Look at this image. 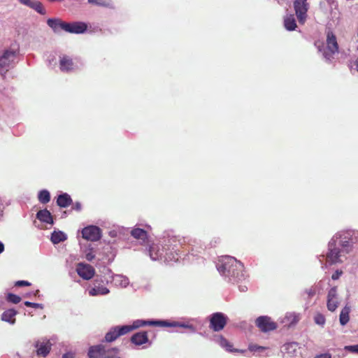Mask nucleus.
Here are the masks:
<instances>
[{"label": "nucleus", "mask_w": 358, "mask_h": 358, "mask_svg": "<svg viewBox=\"0 0 358 358\" xmlns=\"http://www.w3.org/2000/svg\"><path fill=\"white\" fill-rule=\"evenodd\" d=\"M228 317L222 313H213L210 317L209 328L214 331L222 330L227 324Z\"/></svg>", "instance_id": "4"}, {"label": "nucleus", "mask_w": 358, "mask_h": 358, "mask_svg": "<svg viewBox=\"0 0 358 358\" xmlns=\"http://www.w3.org/2000/svg\"><path fill=\"white\" fill-rule=\"evenodd\" d=\"M72 209L73 210H75L76 211H80L81 209H82V205L80 202H76L73 206H72Z\"/></svg>", "instance_id": "39"}, {"label": "nucleus", "mask_w": 358, "mask_h": 358, "mask_svg": "<svg viewBox=\"0 0 358 358\" xmlns=\"http://www.w3.org/2000/svg\"><path fill=\"white\" fill-rule=\"evenodd\" d=\"M30 8H33L34 10H35L36 12L41 15L45 14V10L43 8V4L40 1H32L31 4L30 5Z\"/></svg>", "instance_id": "29"}, {"label": "nucleus", "mask_w": 358, "mask_h": 358, "mask_svg": "<svg viewBox=\"0 0 358 358\" xmlns=\"http://www.w3.org/2000/svg\"><path fill=\"white\" fill-rule=\"evenodd\" d=\"M31 283L26 280H18L15 282V286L16 287H22V286H30Z\"/></svg>", "instance_id": "35"}, {"label": "nucleus", "mask_w": 358, "mask_h": 358, "mask_svg": "<svg viewBox=\"0 0 358 358\" xmlns=\"http://www.w3.org/2000/svg\"><path fill=\"white\" fill-rule=\"evenodd\" d=\"M293 347V345L292 344H287V345H285V349H289L290 348H292Z\"/></svg>", "instance_id": "48"}, {"label": "nucleus", "mask_w": 358, "mask_h": 358, "mask_svg": "<svg viewBox=\"0 0 358 358\" xmlns=\"http://www.w3.org/2000/svg\"><path fill=\"white\" fill-rule=\"evenodd\" d=\"M174 241H174V239H173V238L168 239V241H167L168 244H165V245H164V246H163L162 252H163L164 250H165V251H166L165 256H167V255H168V252H167V251H168V250H171V245H172V243H173V242H174Z\"/></svg>", "instance_id": "34"}, {"label": "nucleus", "mask_w": 358, "mask_h": 358, "mask_svg": "<svg viewBox=\"0 0 358 358\" xmlns=\"http://www.w3.org/2000/svg\"><path fill=\"white\" fill-rule=\"evenodd\" d=\"M327 306L328 310L333 312L337 308L338 306V302L336 299H327Z\"/></svg>", "instance_id": "30"}, {"label": "nucleus", "mask_w": 358, "mask_h": 358, "mask_svg": "<svg viewBox=\"0 0 358 358\" xmlns=\"http://www.w3.org/2000/svg\"><path fill=\"white\" fill-rule=\"evenodd\" d=\"M146 325L149 326H157L162 327H182L193 329L192 325L186 324L185 323H180L178 322H169L166 320H136L134 322L133 325H129L132 328V331L135 329L144 327Z\"/></svg>", "instance_id": "2"}, {"label": "nucleus", "mask_w": 358, "mask_h": 358, "mask_svg": "<svg viewBox=\"0 0 358 358\" xmlns=\"http://www.w3.org/2000/svg\"><path fill=\"white\" fill-rule=\"evenodd\" d=\"M4 250V245L0 241V253H1Z\"/></svg>", "instance_id": "46"}, {"label": "nucleus", "mask_w": 358, "mask_h": 358, "mask_svg": "<svg viewBox=\"0 0 358 358\" xmlns=\"http://www.w3.org/2000/svg\"><path fill=\"white\" fill-rule=\"evenodd\" d=\"M132 331V328L129 325H124L122 327H115L110 329L106 334L105 340L106 342H112L116 340L120 336L125 335Z\"/></svg>", "instance_id": "7"}, {"label": "nucleus", "mask_w": 358, "mask_h": 358, "mask_svg": "<svg viewBox=\"0 0 358 358\" xmlns=\"http://www.w3.org/2000/svg\"><path fill=\"white\" fill-rule=\"evenodd\" d=\"M7 301L10 302V303H15V304H17L18 303H20L21 301V297L16 295V294H11V293H9L8 295H7Z\"/></svg>", "instance_id": "31"}, {"label": "nucleus", "mask_w": 358, "mask_h": 358, "mask_svg": "<svg viewBox=\"0 0 358 358\" xmlns=\"http://www.w3.org/2000/svg\"><path fill=\"white\" fill-rule=\"evenodd\" d=\"M88 355L90 358H120L117 349H110L102 344L91 347Z\"/></svg>", "instance_id": "3"}, {"label": "nucleus", "mask_w": 358, "mask_h": 358, "mask_svg": "<svg viewBox=\"0 0 358 358\" xmlns=\"http://www.w3.org/2000/svg\"><path fill=\"white\" fill-rule=\"evenodd\" d=\"M306 293L308 295V298H312L316 294V290L315 288H310L309 289L306 290Z\"/></svg>", "instance_id": "38"}, {"label": "nucleus", "mask_w": 358, "mask_h": 358, "mask_svg": "<svg viewBox=\"0 0 358 358\" xmlns=\"http://www.w3.org/2000/svg\"><path fill=\"white\" fill-rule=\"evenodd\" d=\"M76 271L79 276L84 280H90L95 274L94 267L85 263H78L76 266Z\"/></svg>", "instance_id": "11"}, {"label": "nucleus", "mask_w": 358, "mask_h": 358, "mask_svg": "<svg viewBox=\"0 0 358 358\" xmlns=\"http://www.w3.org/2000/svg\"><path fill=\"white\" fill-rule=\"evenodd\" d=\"M131 235L136 239L142 241L143 243H145L148 240V233L145 230L136 228L131 230Z\"/></svg>", "instance_id": "18"}, {"label": "nucleus", "mask_w": 358, "mask_h": 358, "mask_svg": "<svg viewBox=\"0 0 358 358\" xmlns=\"http://www.w3.org/2000/svg\"><path fill=\"white\" fill-rule=\"evenodd\" d=\"M38 290H36V292L34 293V295L36 296L38 293Z\"/></svg>", "instance_id": "50"}, {"label": "nucleus", "mask_w": 358, "mask_h": 358, "mask_svg": "<svg viewBox=\"0 0 358 358\" xmlns=\"http://www.w3.org/2000/svg\"><path fill=\"white\" fill-rule=\"evenodd\" d=\"M109 293V289L103 285H95L89 290L90 296L105 295Z\"/></svg>", "instance_id": "23"}, {"label": "nucleus", "mask_w": 358, "mask_h": 358, "mask_svg": "<svg viewBox=\"0 0 358 358\" xmlns=\"http://www.w3.org/2000/svg\"><path fill=\"white\" fill-rule=\"evenodd\" d=\"M62 358H74V355L71 352H67L63 355Z\"/></svg>", "instance_id": "45"}, {"label": "nucleus", "mask_w": 358, "mask_h": 358, "mask_svg": "<svg viewBox=\"0 0 358 358\" xmlns=\"http://www.w3.org/2000/svg\"><path fill=\"white\" fill-rule=\"evenodd\" d=\"M357 50H358V45H357Z\"/></svg>", "instance_id": "51"}, {"label": "nucleus", "mask_w": 358, "mask_h": 358, "mask_svg": "<svg viewBox=\"0 0 358 358\" xmlns=\"http://www.w3.org/2000/svg\"><path fill=\"white\" fill-rule=\"evenodd\" d=\"M131 341L136 345H141L148 341L147 331H140L134 334L131 337Z\"/></svg>", "instance_id": "15"}, {"label": "nucleus", "mask_w": 358, "mask_h": 358, "mask_svg": "<svg viewBox=\"0 0 358 358\" xmlns=\"http://www.w3.org/2000/svg\"><path fill=\"white\" fill-rule=\"evenodd\" d=\"M83 238L90 241H97L101 238V229L96 226H88L82 230Z\"/></svg>", "instance_id": "10"}, {"label": "nucleus", "mask_w": 358, "mask_h": 358, "mask_svg": "<svg viewBox=\"0 0 358 358\" xmlns=\"http://www.w3.org/2000/svg\"><path fill=\"white\" fill-rule=\"evenodd\" d=\"M350 307L345 306L340 313L339 321L341 325H345L350 320Z\"/></svg>", "instance_id": "24"}, {"label": "nucleus", "mask_w": 358, "mask_h": 358, "mask_svg": "<svg viewBox=\"0 0 358 358\" xmlns=\"http://www.w3.org/2000/svg\"><path fill=\"white\" fill-rule=\"evenodd\" d=\"M89 3L96 5L100 7L114 8L112 0H87Z\"/></svg>", "instance_id": "26"}, {"label": "nucleus", "mask_w": 358, "mask_h": 358, "mask_svg": "<svg viewBox=\"0 0 358 358\" xmlns=\"http://www.w3.org/2000/svg\"><path fill=\"white\" fill-rule=\"evenodd\" d=\"M315 358H331V356L329 354L325 353L317 355Z\"/></svg>", "instance_id": "44"}, {"label": "nucleus", "mask_w": 358, "mask_h": 358, "mask_svg": "<svg viewBox=\"0 0 358 358\" xmlns=\"http://www.w3.org/2000/svg\"><path fill=\"white\" fill-rule=\"evenodd\" d=\"M345 349L351 352H355L358 354V344L354 345L346 346Z\"/></svg>", "instance_id": "36"}, {"label": "nucleus", "mask_w": 358, "mask_h": 358, "mask_svg": "<svg viewBox=\"0 0 358 358\" xmlns=\"http://www.w3.org/2000/svg\"><path fill=\"white\" fill-rule=\"evenodd\" d=\"M24 305L27 307H31V308H35L41 307V304H40V303H32V302H29V301H25Z\"/></svg>", "instance_id": "37"}, {"label": "nucleus", "mask_w": 358, "mask_h": 358, "mask_svg": "<svg viewBox=\"0 0 358 358\" xmlns=\"http://www.w3.org/2000/svg\"><path fill=\"white\" fill-rule=\"evenodd\" d=\"M342 250L336 244L335 240H331L329 243V252L327 254V261L331 264H334L341 262L340 257H341Z\"/></svg>", "instance_id": "6"}, {"label": "nucleus", "mask_w": 358, "mask_h": 358, "mask_svg": "<svg viewBox=\"0 0 358 358\" xmlns=\"http://www.w3.org/2000/svg\"><path fill=\"white\" fill-rule=\"evenodd\" d=\"M38 201L41 203H47L50 200V194L48 190L43 189L39 192L38 195Z\"/></svg>", "instance_id": "28"}, {"label": "nucleus", "mask_w": 358, "mask_h": 358, "mask_svg": "<svg viewBox=\"0 0 358 358\" xmlns=\"http://www.w3.org/2000/svg\"><path fill=\"white\" fill-rule=\"evenodd\" d=\"M327 47L331 54H335L338 51V45L336 37L331 31H329L327 33Z\"/></svg>", "instance_id": "13"}, {"label": "nucleus", "mask_w": 358, "mask_h": 358, "mask_svg": "<svg viewBox=\"0 0 358 358\" xmlns=\"http://www.w3.org/2000/svg\"><path fill=\"white\" fill-rule=\"evenodd\" d=\"M284 26L288 31H294L296 28V22L294 15L290 14L287 15L284 19Z\"/></svg>", "instance_id": "20"}, {"label": "nucleus", "mask_w": 358, "mask_h": 358, "mask_svg": "<svg viewBox=\"0 0 358 358\" xmlns=\"http://www.w3.org/2000/svg\"><path fill=\"white\" fill-rule=\"evenodd\" d=\"M17 315V311L14 309H8L5 310L2 315H1V320L3 321L14 324L15 322V315Z\"/></svg>", "instance_id": "22"}, {"label": "nucleus", "mask_w": 358, "mask_h": 358, "mask_svg": "<svg viewBox=\"0 0 358 358\" xmlns=\"http://www.w3.org/2000/svg\"><path fill=\"white\" fill-rule=\"evenodd\" d=\"M255 324L262 332L273 331L277 328L276 323L273 322L271 318L268 316L257 317L255 320Z\"/></svg>", "instance_id": "9"}, {"label": "nucleus", "mask_w": 358, "mask_h": 358, "mask_svg": "<svg viewBox=\"0 0 358 358\" xmlns=\"http://www.w3.org/2000/svg\"><path fill=\"white\" fill-rule=\"evenodd\" d=\"M15 55L16 52L14 50H5L3 55L0 57V69L8 67L10 63L13 62Z\"/></svg>", "instance_id": "12"}, {"label": "nucleus", "mask_w": 358, "mask_h": 358, "mask_svg": "<svg viewBox=\"0 0 358 358\" xmlns=\"http://www.w3.org/2000/svg\"><path fill=\"white\" fill-rule=\"evenodd\" d=\"M217 269L222 275L234 282H238L244 277L243 264L232 257H224Z\"/></svg>", "instance_id": "1"}, {"label": "nucleus", "mask_w": 358, "mask_h": 358, "mask_svg": "<svg viewBox=\"0 0 358 358\" xmlns=\"http://www.w3.org/2000/svg\"><path fill=\"white\" fill-rule=\"evenodd\" d=\"M174 247H176V245H173V247H172L170 250H175V248Z\"/></svg>", "instance_id": "49"}, {"label": "nucleus", "mask_w": 358, "mask_h": 358, "mask_svg": "<svg viewBox=\"0 0 358 358\" xmlns=\"http://www.w3.org/2000/svg\"><path fill=\"white\" fill-rule=\"evenodd\" d=\"M354 64L356 66V70L358 71V58L355 60Z\"/></svg>", "instance_id": "47"}, {"label": "nucleus", "mask_w": 358, "mask_h": 358, "mask_svg": "<svg viewBox=\"0 0 358 358\" xmlns=\"http://www.w3.org/2000/svg\"><path fill=\"white\" fill-rule=\"evenodd\" d=\"M315 322L319 325H323L325 323V317L321 313H317L314 317Z\"/></svg>", "instance_id": "32"}, {"label": "nucleus", "mask_w": 358, "mask_h": 358, "mask_svg": "<svg viewBox=\"0 0 358 358\" xmlns=\"http://www.w3.org/2000/svg\"><path fill=\"white\" fill-rule=\"evenodd\" d=\"M341 274H342V271H336L334 273H333L331 278L333 280H337V279H338V278L341 276Z\"/></svg>", "instance_id": "42"}, {"label": "nucleus", "mask_w": 358, "mask_h": 358, "mask_svg": "<svg viewBox=\"0 0 358 358\" xmlns=\"http://www.w3.org/2000/svg\"><path fill=\"white\" fill-rule=\"evenodd\" d=\"M295 14L300 24H304L308 17L309 3L307 0H295L293 3Z\"/></svg>", "instance_id": "5"}, {"label": "nucleus", "mask_w": 358, "mask_h": 358, "mask_svg": "<svg viewBox=\"0 0 358 358\" xmlns=\"http://www.w3.org/2000/svg\"><path fill=\"white\" fill-rule=\"evenodd\" d=\"M21 3L26 5L29 7H30V5L31 4L32 1L31 0H18Z\"/></svg>", "instance_id": "43"}, {"label": "nucleus", "mask_w": 358, "mask_h": 358, "mask_svg": "<svg viewBox=\"0 0 358 358\" xmlns=\"http://www.w3.org/2000/svg\"><path fill=\"white\" fill-rule=\"evenodd\" d=\"M337 288L334 287L328 292L327 299H336Z\"/></svg>", "instance_id": "33"}, {"label": "nucleus", "mask_w": 358, "mask_h": 358, "mask_svg": "<svg viewBox=\"0 0 358 358\" xmlns=\"http://www.w3.org/2000/svg\"><path fill=\"white\" fill-rule=\"evenodd\" d=\"M36 217L43 222H45L47 224H52L53 219L52 216L49 210L47 209H43L39 210L36 214Z\"/></svg>", "instance_id": "17"}, {"label": "nucleus", "mask_w": 358, "mask_h": 358, "mask_svg": "<svg viewBox=\"0 0 358 358\" xmlns=\"http://www.w3.org/2000/svg\"><path fill=\"white\" fill-rule=\"evenodd\" d=\"M95 257V255L93 254L92 252H89L86 254L85 258L87 261L91 262L92 261Z\"/></svg>", "instance_id": "40"}, {"label": "nucleus", "mask_w": 358, "mask_h": 358, "mask_svg": "<svg viewBox=\"0 0 358 358\" xmlns=\"http://www.w3.org/2000/svg\"><path fill=\"white\" fill-rule=\"evenodd\" d=\"M59 65L62 71H69L73 69V60L68 56L61 57Z\"/></svg>", "instance_id": "16"}, {"label": "nucleus", "mask_w": 358, "mask_h": 358, "mask_svg": "<svg viewBox=\"0 0 358 358\" xmlns=\"http://www.w3.org/2000/svg\"><path fill=\"white\" fill-rule=\"evenodd\" d=\"M47 24L54 31H57L59 29H62V24H65V22L57 18H50L47 20Z\"/></svg>", "instance_id": "25"}, {"label": "nucleus", "mask_w": 358, "mask_h": 358, "mask_svg": "<svg viewBox=\"0 0 358 358\" xmlns=\"http://www.w3.org/2000/svg\"><path fill=\"white\" fill-rule=\"evenodd\" d=\"M66 239V235L62 231H54L51 235V241L54 244H57Z\"/></svg>", "instance_id": "27"}, {"label": "nucleus", "mask_w": 358, "mask_h": 358, "mask_svg": "<svg viewBox=\"0 0 358 358\" xmlns=\"http://www.w3.org/2000/svg\"><path fill=\"white\" fill-rule=\"evenodd\" d=\"M51 345H52L49 341L43 342L37 341L35 345V347L37 348V355L39 356L46 357L51 350Z\"/></svg>", "instance_id": "14"}, {"label": "nucleus", "mask_w": 358, "mask_h": 358, "mask_svg": "<svg viewBox=\"0 0 358 358\" xmlns=\"http://www.w3.org/2000/svg\"><path fill=\"white\" fill-rule=\"evenodd\" d=\"M249 349L251 351H257V350H264V348L255 345H250Z\"/></svg>", "instance_id": "41"}, {"label": "nucleus", "mask_w": 358, "mask_h": 358, "mask_svg": "<svg viewBox=\"0 0 358 358\" xmlns=\"http://www.w3.org/2000/svg\"><path fill=\"white\" fill-rule=\"evenodd\" d=\"M150 257L152 260H157L163 255L158 244L152 243L149 248Z\"/></svg>", "instance_id": "21"}, {"label": "nucleus", "mask_w": 358, "mask_h": 358, "mask_svg": "<svg viewBox=\"0 0 358 358\" xmlns=\"http://www.w3.org/2000/svg\"><path fill=\"white\" fill-rule=\"evenodd\" d=\"M72 203V199L67 193H63L58 196L57 204L61 208H66Z\"/></svg>", "instance_id": "19"}, {"label": "nucleus", "mask_w": 358, "mask_h": 358, "mask_svg": "<svg viewBox=\"0 0 358 358\" xmlns=\"http://www.w3.org/2000/svg\"><path fill=\"white\" fill-rule=\"evenodd\" d=\"M62 30L71 34H83L87 29V24L83 22H66L62 24Z\"/></svg>", "instance_id": "8"}]
</instances>
